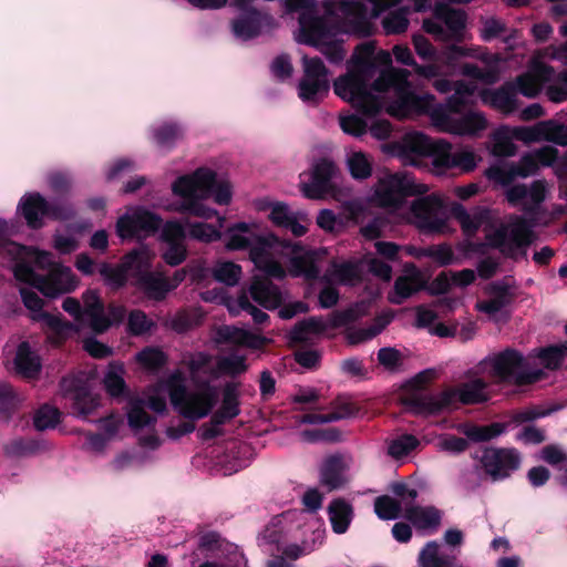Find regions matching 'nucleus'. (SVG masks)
I'll list each match as a JSON object with an SVG mask.
<instances>
[{
	"instance_id": "nucleus-1",
	"label": "nucleus",
	"mask_w": 567,
	"mask_h": 567,
	"mask_svg": "<svg viewBox=\"0 0 567 567\" xmlns=\"http://www.w3.org/2000/svg\"><path fill=\"white\" fill-rule=\"evenodd\" d=\"M228 237L225 247L229 251L248 250L255 267L268 278L281 280L286 270L274 256L278 252H291L292 248L274 233L257 234L255 225L246 221L231 224L226 229Z\"/></svg>"
},
{
	"instance_id": "nucleus-2",
	"label": "nucleus",
	"mask_w": 567,
	"mask_h": 567,
	"mask_svg": "<svg viewBox=\"0 0 567 567\" xmlns=\"http://www.w3.org/2000/svg\"><path fill=\"white\" fill-rule=\"evenodd\" d=\"M167 385L172 406L181 416L188 420L167 429V436L178 440L195 431V421L206 417L213 411L218 396L216 388L208 382L203 383L200 391L189 392L179 374L172 375Z\"/></svg>"
},
{
	"instance_id": "nucleus-3",
	"label": "nucleus",
	"mask_w": 567,
	"mask_h": 567,
	"mask_svg": "<svg viewBox=\"0 0 567 567\" xmlns=\"http://www.w3.org/2000/svg\"><path fill=\"white\" fill-rule=\"evenodd\" d=\"M486 389L487 383L483 379H475L463 383L456 391L445 390L437 395L412 392L404 396L403 404L415 414L434 415L451 406L455 396L463 404L486 402L488 400Z\"/></svg>"
},
{
	"instance_id": "nucleus-4",
	"label": "nucleus",
	"mask_w": 567,
	"mask_h": 567,
	"mask_svg": "<svg viewBox=\"0 0 567 567\" xmlns=\"http://www.w3.org/2000/svg\"><path fill=\"white\" fill-rule=\"evenodd\" d=\"M483 362L488 363V374L496 384L525 386L540 381L545 375L543 370L532 369L530 362L520 351L509 347L487 357Z\"/></svg>"
},
{
	"instance_id": "nucleus-5",
	"label": "nucleus",
	"mask_w": 567,
	"mask_h": 567,
	"mask_svg": "<svg viewBox=\"0 0 567 567\" xmlns=\"http://www.w3.org/2000/svg\"><path fill=\"white\" fill-rule=\"evenodd\" d=\"M176 196H194L202 193V198L213 197L218 205H228L233 198V186L227 179H219L217 173L208 167H198L192 174L177 177L172 184Z\"/></svg>"
},
{
	"instance_id": "nucleus-6",
	"label": "nucleus",
	"mask_w": 567,
	"mask_h": 567,
	"mask_svg": "<svg viewBox=\"0 0 567 567\" xmlns=\"http://www.w3.org/2000/svg\"><path fill=\"white\" fill-rule=\"evenodd\" d=\"M13 276L18 281L32 286L48 298L72 292L78 286L74 274L64 266H58L44 276L35 272L25 260H19L13 267Z\"/></svg>"
},
{
	"instance_id": "nucleus-7",
	"label": "nucleus",
	"mask_w": 567,
	"mask_h": 567,
	"mask_svg": "<svg viewBox=\"0 0 567 567\" xmlns=\"http://www.w3.org/2000/svg\"><path fill=\"white\" fill-rule=\"evenodd\" d=\"M427 189L426 185L416 184L410 174H386L379 181L375 197L380 206L398 209L403 205L406 197L423 195Z\"/></svg>"
},
{
	"instance_id": "nucleus-8",
	"label": "nucleus",
	"mask_w": 567,
	"mask_h": 567,
	"mask_svg": "<svg viewBox=\"0 0 567 567\" xmlns=\"http://www.w3.org/2000/svg\"><path fill=\"white\" fill-rule=\"evenodd\" d=\"M131 285L141 291L147 299L163 301L172 291L169 278L152 270V260L146 248L141 247L135 272Z\"/></svg>"
},
{
	"instance_id": "nucleus-9",
	"label": "nucleus",
	"mask_w": 567,
	"mask_h": 567,
	"mask_svg": "<svg viewBox=\"0 0 567 567\" xmlns=\"http://www.w3.org/2000/svg\"><path fill=\"white\" fill-rule=\"evenodd\" d=\"M478 460L484 473L492 482L504 481L516 472L522 464L519 452L515 447L485 446L482 455H472Z\"/></svg>"
},
{
	"instance_id": "nucleus-10",
	"label": "nucleus",
	"mask_w": 567,
	"mask_h": 567,
	"mask_svg": "<svg viewBox=\"0 0 567 567\" xmlns=\"http://www.w3.org/2000/svg\"><path fill=\"white\" fill-rule=\"evenodd\" d=\"M436 159L432 161L434 171L437 174H445L452 169L460 173L473 172L481 159L472 150L458 148L453 151L452 144L441 140Z\"/></svg>"
},
{
	"instance_id": "nucleus-11",
	"label": "nucleus",
	"mask_w": 567,
	"mask_h": 567,
	"mask_svg": "<svg viewBox=\"0 0 567 567\" xmlns=\"http://www.w3.org/2000/svg\"><path fill=\"white\" fill-rule=\"evenodd\" d=\"M411 213L417 219L421 229L437 233L445 227L444 203L440 195L431 194L416 198Z\"/></svg>"
},
{
	"instance_id": "nucleus-12",
	"label": "nucleus",
	"mask_w": 567,
	"mask_h": 567,
	"mask_svg": "<svg viewBox=\"0 0 567 567\" xmlns=\"http://www.w3.org/2000/svg\"><path fill=\"white\" fill-rule=\"evenodd\" d=\"M60 388L63 395L72 401V411L79 416L86 417L99 406L97 399L92 395L87 382L81 377H63Z\"/></svg>"
},
{
	"instance_id": "nucleus-13",
	"label": "nucleus",
	"mask_w": 567,
	"mask_h": 567,
	"mask_svg": "<svg viewBox=\"0 0 567 567\" xmlns=\"http://www.w3.org/2000/svg\"><path fill=\"white\" fill-rule=\"evenodd\" d=\"M432 118L445 132L460 136L476 135L487 126L485 116L477 112H468L461 116H452L447 114L446 111L440 109L433 111Z\"/></svg>"
},
{
	"instance_id": "nucleus-14",
	"label": "nucleus",
	"mask_w": 567,
	"mask_h": 567,
	"mask_svg": "<svg viewBox=\"0 0 567 567\" xmlns=\"http://www.w3.org/2000/svg\"><path fill=\"white\" fill-rule=\"evenodd\" d=\"M534 223L523 216L514 215L509 219V243L503 250L506 258L517 260L526 258L528 247L536 239Z\"/></svg>"
},
{
	"instance_id": "nucleus-15",
	"label": "nucleus",
	"mask_w": 567,
	"mask_h": 567,
	"mask_svg": "<svg viewBox=\"0 0 567 567\" xmlns=\"http://www.w3.org/2000/svg\"><path fill=\"white\" fill-rule=\"evenodd\" d=\"M140 250L134 248L126 252L115 266L106 261L100 264L97 271L107 287L120 290L127 285L128 277L133 279Z\"/></svg>"
},
{
	"instance_id": "nucleus-16",
	"label": "nucleus",
	"mask_w": 567,
	"mask_h": 567,
	"mask_svg": "<svg viewBox=\"0 0 567 567\" xmlns=\"http://www.w3.org/2000/svg\"><path fill=\"white\" fill-rule=\"evenodd\" d=\"M441 140H432L427 135L413 132L405 134L401 141L393 145L399 157L403 161L413 162L414 157L429 156L436 159Z\"/></svg>"
},
{
	"instance_id": "nucleus-17",
	"label": "nucleus",
	"mask_w": 567,
	"mask_h": 567,
	"mask_svg": "<svg viewBox=\"0 0 567 567\" xmlns=\"http://www.w3.org/2000/svg\"><path fill=\"white\" fill-rule=\"evenodd\" d=\"M147 405L152 411L163 414L167 410L166 400L159 395H152L147 402L141 398H131L128 401L127 423L132 430L138 431L146 426H154L156 417L145 411Z\"/></svg>"
},
{
	"instance_id": "nucleus-18",
	"label": "nucleus",
	"mask_w": 567,
	"mask_h": 567,
	"mask_svg": "<svg viewBox=\"0 0 567 567\" xmlns=\"http://www.w3.org/2000/svg\"><path fill=\"white\" fill-rule=\"evenodd\" d=\"M337 172L336 164L328 158H320L311 171V182L301 184V193L309 199H322L331 188V179Z\"/></svg>"
},
{
	"instance_id": "nucleus-19",
	"label": "nucleus",
	"mask_w": 567,
	"mask_h": 567,
	"mask_svg": "<svg viewBox=\"0 0 567 567\" xmlns=\"http://www.w3.org/2000/svg\"><path fill=\"white\" fill-rule=\"evenodd\" d=\"M554 74L553 66L544 62H536L529 71L516 78V92L528 99H535L540 94L544 85L551 81Z\"/></svg>"
},
{
	"instance_id": "nucleus-20",
	"label": "nucleus",
	"mask_w": 567,
	"mask_h": 567,
	"mask_svg": "<svg viewBox=\"0 0 567 567\" xmlns=\"http://www.w3.org/2000/svg\"><path fill=\"white\" fill-rule=\"evenodd\" d=\"M291 246V252H278L274 256V260L281 264V259H289L290 272L295 277L303 276L307 279H317L320 270L316 264L315 255L312 251L302 252V246L298 243L284 239Z\"/></svg>"
},
{
	"instance_id": "nucleus-21",
	"label": "nucleus",
	"mask_w": 567,
	"mask_h": 567,
	"mask_svg": "<svg viewBox=\"0 0 567 567\" xmlns=\"http://www.w3.org/2000/svg\"><path fill=\"white\" fill-rule=\"evenodd\" d=\"M239 382H226L221 390L220 406L213 413V423L224 425L235 417L240 412V392Z\"/></svg>"
},
{
	"instance_id": "nucleus-22",
	"label": "nucleus",
	"mask_w": 567,
	"mask_h": 567,
	"mask_svg": "<svg viewBox=\"0 0 567 567\" xmlns=\"http://www.w3.org/2000/svg\"><path fill=\"white\" fill-rule=\"evenodd\" d=\"M48 200L38 192L28 193L21 197L18 212L23 216L31 229H40L44 226Z\"/></svg>"
},
{
	"instance_id": "nucleus-23",
	"label": "nucleus",
	"mask_w": 567,
	"mask_h": 567,
	"mask_svg": "<svg viewBox=\"0 0 567 567\" xmlns=\"http://www.w3.org/2000/svg\"><path fill=\"white\" fill-rule=\"evenodd\" d=\"M434 102L431 94L419 95L411 90L410 83L403 85L395 95V105L399 111L406 114H427Z\"/></svg>"
},
{
	"instance_id": "nucleus-24",
	"label": "nucleus",
	"mask_w": 567,
	"mask_h": 567,
	"mask_svg": "<svg viewBox=\"0 0 567 567\" xmlns=\"http://www.w3.org/2000/svg\"><path fill=\"white\" fill-rule=\"evenodd\" d=\"M14 369L25 379H37L42 370L40 355L34 352L28 341H22L16 352Z\"/></svg>"
},
{
	"instance_id": "nucleus-25",
	"label": "nucleus",
	"mask_w": 567,
	"mask_h": 567,
	"mask_svg": "<svg viewBox=\"0 0 567 567\" xmlns=\"http://www.w3.org/2000/svg\"><path fill=\"white\" fill-rule=\"evenodd\" d=\"M370 79L371 78L350 69L346 75H341L334 81L333 91L336 95L352 104L354 99H357L368 85Z\"/></svg>"
},
{
	"instance_id": "nucleus-26",
	"label": "nucleus",
	"mask_w": 567,
	"mask_h": 567,
	"mask_svg": "<svg viewBox=\"0 0 567 567\" xmlns=\"http://www.w3.org/2000/svg\"><path fill=\"white\" fill-rule=\"evenodd\" d=\"M268 218L276 227L290 230L295 237L307 233V228L299 223L297 215L290 212L286 203H271Z\"/></svg>"
},
{
	"instance_id": "nucleus-27",
	"label": "nucleus",
	"mask_w": 567,
	"mask_h": 567,
	"mask_svg": "<svg viewBox=\"0 0 567 567\" xmlns=\"http://www.w3.org/2000/svg\"><path fill=\"white\" fill-rule=\"evenodd\" d=\"M404 517L416 529H436L441 525L442 512L435 506H406Z\"/></svg>"
},
{
	"instance_id": "nucleus-28",
	"label": "nucleus",
	"mask_w": 567,
	"mask_h": 567,
	"mask_svg": "<svg viewBox=\"0 0 567 567\" xmlns=\"http://www.w3.org/2000/svg\"><path fill=\"white\" fill-rule=\"evenodd\" d=\"M251 298L267 309H275L281 305L282 295L277 286L268 278L256 279L249 288Z\"/></svg>"
},
{
	"instance_id": "nucleus-29",
	"label": "nucleus",
	"mask_w": 567,
	"mask_h": 567,
	"mask_svg": "<svg viewBox=\"0 0 567 567\" xmlns=\"http://www.w3.org/2000/svg\"><path fill=\"white\" fill-rule=\"evenodd\" d=\"M328 516L332 530L344 534L353 519V507L342 497L334 498L328 505Z\"/></svg>"
},
{
	"instance_id": "nucleus-30",
	"label": "nucleus",
	"mask_w": 567,
	"mask_h": 567,
	"mask_svg": "<svg viewBox=\"0 0 567 567\" xmlns=\"http://www.w3.org/2000/svg\"><path fill=\"white\" fill-rule=\"evenodd\" d=\"M344 464L340 455L328 456L320 467V483L329 492L342 487Z\"/></svg>"
},
{
	"instance_id": "nucleus-31",
	"label": "nucleus",
	"mask_w": 567,
	"mask_h": 567,
	"mask_svg": "<svg viewBox=\"0 0 567 567\" xmlns=\"http://www.w3.org/2000/svg\"><path fill=\"white\" fill-rule=\"evenodd\" d=\"M409 71L403 69H383L379 76L369 86L371 91L378 93H386L391 89L395 91V95L400 89L408 84Z\"/></svg>"
},
{
	"instance_id": "nucleus-32",
	"label": "nucleus",
	"mask_w": 567,
	"mask_h": 567,
	"mask_svg": "<svg viewBox=\"0 0 567 567\" xmlns=\"http://www.w3.org/2000/svg\"><path fill=\"white\" fill-rule=\"evenodd\" d=\"M487 96H489L488 101L493 107L506 114L513 113L517 109L516 85L513 82H506L494 91H486L483 95L485 102Z\"/></svg>"
},
{
	"instance_id": "nucleus-33",
	"label": "nucleus",
	"mask_w": 567,
	"mask_h": 567,
	"mask_svg": "<svg viewBox=\"0 0 567 567\" xmlns=\"http://www.w3.org/2000/svg\"><path fill=\"white\" fill-rule=\"evenodd\" d=\"M425 288L419 270L411 276H399L394 281V295L389 297L390 302L401 305L404 300Z\"/></svg>"
},
{
	"instance_id": "nucleus-34",
	"label": "nucleus",
	"mask_w": 567,
	"mask_h": 567,
	"mask_svg": "<svg viewBox=\"0 0 567 567\" xmlns=\"http://www.w3.org/2000/svg\"><path fill=\"white\" fill-rule=\"evenodd\" d=\"M300 37L299 42L308 45H317V39L324 33V24L313 11L301 12L299 16Z\"/></svg>"
},
{
	"instance_id": "nucleus-35",
	"label": "nucleus",
	"mask_w": 567,
	"mask_h": 567,
	"mask_svg": "<svg viewBox=\"0 0 567 567\" xmlns=\"http://www.w3.org/2000/svg\"><path fill=\"white\" fill-rule=\"evenodd\" d=\"M374 51L375 45L371 41L357 45L351 56V69L368 78H372L375 73Z\"/></svg>"
},
{
	"instance_id": "nucleus-36",
	"label": "nucleus",
	"mask_w": 567,
	"mask_h": 567,
	"mask_svg": "<svg viewBox=\"0 0 567 567\" xmlns=\"http://www.w3.org/2000/svg\"><path fill=\"white\" fill-rule=\"evenodd\" d=\"M392 315L382 313L374 318L373 323L367 328H352L347 332L350 344H359L369 341L380 334L392 321Z\"/></svg>"
},
{
	"instance_id": "nucleus-37",
	"label": "nucleus",
	"mask_w": 567,
	"mask_h": 567,
	"mask_svg": "<svg viewBox=\"0 0 567 567\" xmlns=\"http://www.w3.org/2000/svg\"><path fill=\"white\" fill-rule=\"evenodd\" d=\"M328 79L302 78L298 85L299 97L309 104H318L329 93Z\"/></svg>"
},
{
	"instance_id": "nucleus-38",
	"label": "nucleus",
	"mask_w": 567,
	"mask_h": 567,
	"mask_svg": "<svg viewBox=\"0 0 567 567\" xmlns=\"http://www.w3.org/2000/svg\"><path fill=\"white\" fill-rule=\"evenodd\" d=\"M124 368L122 363L111 362L109 370L103 379V384L106 393L112 398L128 396L130 390L123 378Z\"/></svg>"
},
{
	"instance_id": "nucleus-39",
	"label": "nucleus",
	"mask_w": 567,
	"mask_h": 567,
	"mask_svg": "<svg viewBox=\"0 0 567 567\" xmlns=\"http://www.w3.org/2000/svg\"><path fill=\"white\" fill-rule=\"evenodd\" d=\"M508 427L506 422H493L488 425H477L471 424L465 425L462 429V432L467 437L468 441L474 443L488 442L501 434H503Z\"/></svg>"
},
{
	"instance_id": "nucleus-40",
	"label": "nucleus",
	"mask_w": 567,
	"mask_h": 567,
	"mask_svg": "<svg viewBox=\"0 0 567 567\" xmlns=\"http://www.w3.org/2000/svg\"><path fill=\"white\" fill-rule=\"evenodd\" d=\"M327 328L322 317H309L295 324L289 333V340L292 343H303L308 340V334H321Z\"/></svg>"
},
{
	"instance_id": "nucleus-41",
	"label": "nucleus",
	"mask_w": 567,
	"mask_h": 567,
	"mask_svg": "<svg viewBox=\"0 0 567 567\" xmlns=\"http://www.w3.org/2000/svg\"><path fill=\"white\" fill-rule=\"evenodd\" d=\"M435 13L439 19L444 21L451 35L460 40L466 25V13L461 9H454L447 6L437 8Z\"/></svg>"
},
{
	"instance_id": "nucleus-42",
	"label": "nucleus",
	"mask_w": 567,
	"mask_h": 567,
	"mask_svg": "<svg viewBox=\"0 0 567 567\" xmlns=\"http://www.w3.org/2000/svg\"><path fill=\"white\" fill-rule=\"evenodd\" d=\"M183 135L182 126L174 122H165L153 130V140L156 145L166 150H172Z\"/></svg>"
},
{
	"instance_id": "nucleus-43",
	"label": "nucleus",
	"mask_w": 567,
	"mask_h": 567,
	"mask_svg": "<svg viewBox=\"0 0 567 567\" xmlns=\"http://www.w3.org/2000/svg\"><path fill=\"white\" fill-rule=\"evenodd\" d=\"M260 29V18L256 10L233 21V32L241 40H250L258 37Z\"/></svg>"
},
{
	"instance_id": "nucleus-44",
	"label": "nucleus",
	"mask_w": 567,
	"mask_h": 567,
	"mask_svg": "<svg viewBox=\"0 0 567 567\" xmlns=\"http://www.w3.org/2000/svg\"><path fill=\"white\" fill-rule=\"evenodd\" d=\"M183 198V202L177 207V212L181 214H187L190 216L199 217L203 219H212L215 216H218L216 209L206 206L202 203L204 198H202V193L198 192L194 196H179Z\"/></svg>"
},
{
	"instance_id": "nucleus-45",
	"label": "nucleus",
	"mask_w": 567,
	"mask_h": 567,
	"mask_svg": "<svg viewBox=\"0 0 567 567\" xmlns=\"http://www.w3.org/2000/svg\"><path fill=\"white\" fill-rule=\"evenodd\" d=\"M421 567H453L454 558L439 554V545L435 542H429L419 555Z\"/></svg>"
},
{
	"instance_id": "nucleus-46",
	"label": "nucleus",
	"mask_w": 567,
	"mask_h": 567,
	"mask_svg": "<svg viewBox=\"0 0 567 567\" xmlns=\"http://www.w3.org/2000/svg\"><path fill=\"white\" fill-rule=\"evenodd\" d=\"M416 257L431 258L441 267L450 266L455 260L451 246L445 243L420 248Z\"/></svg>"
},
{
	"instance_id": "nucleus-47",
	"label": "nucleus",
	"mask_w": 567,
	"mask_h": 567,
	"mask_svg": "<svg viewBox=\"0 0 567 567\" xmlns=\"http://www.w3.org/2000/svg\"><path fill=\"white\" fill-rule=\"evenodd\" d=\"M409 9L399 8L388 13L382 20V28L386 34H401L406 31L410 21Z\"/></svg>"
},
{
	"instance_id": "nucleus-48",
	"label": "nucleus",
	"mask_w": 567,
	"mask_h": 567,
	"mask_svg": "<svg viewBox=\"0 0 567 567\" xmlns=\"http://www.w3.org/2000/svg\"><path fill=\"white\" fill-rule=\"evenodd\" d=\"M134 214L140 236L154 235L162 227L163 219L156 213L144 208H137L134 210Z\"/></svg>"
},
{
	"instance_id": "nucleus-49",
	"label": "nucleus",
	"mask_w": 567,
	"mask_h": 567,
	"mask_svg": "<svg viewBox=\"0 0 567 567\" xmlns=\"http://www.w3.org/2000/svg\"><path fill=\"white\" fill-rule=\"evenodd\" d=\"M188 237L205 244L215 243L221 239V231L207 223H187Z\"/></svg>"
},
{
	"instance_id": "nucleus-50",
	"label": "nucleus",
	"mask_w": 567,
	"mask_h": 567,
	"mask_svg": "<svg viewBox=\"0 0 567 567\" xmlns=\"http://www.w3.org/2000/svg\"><path fill=\"white\" fill-rule=\"evenodd\" d=\"M213 277L226 286H236L241 277V267L233 261L219 262L213 269Z\"/></svg>"
},
{
	"instance_id": "nucleus-51",
	"label": "nucleus",
	"mask_w": 567,
	"mask_h": 567,
	"mask_svg": "<svg viewBox=\"0 0 567 567\" xmlns=\"http://www.w3.org/2000/svg\"><path fill=\"white\" fill-rule=\"evenodd\" d=\"M401 511V503L389 495H382L374 499V512L380 519H396Z\"/></svg>"
},
{
	"instance_id": "nucleus-52",
	"label": "nucleus",
	"mask_w": 567,
	"mask_h": 567,
	"mask_svg": "<svg viewBox=\"0 0 567 567\" xmlns=\"http://www.w3.org/2000/svg\"><path fill=\"white\" fill-rule=\"evenodd\" d=\"M351 105L361 114L371 117L378 115L381 111V102L379 97L372 94L369 89V84L363 89L359 96L354 99V102Z\"/></svg>"
},
{
	"instance_id": "nucleus-53",
	"label": "nucleus",
	"mask_w": 567,
	"mask_h": 567,
	"mask_svg": "<svg viewBox=\"0 0 567 567\" xmlns=\"http://www.w3.org/2000/svg\"><path fill=\"white\" fill-rule=\"evenodd\" d=\"M61 413L59 409L44 404L40 406L33 415V425L38 431L54 429L60 422Z\"/></svg>"
},
{
	"instance_id": "nucleus-54",
	"label": "nucleus",
	"mask_w": 567,
	"mask_h": 567,
	"mask_svg": "<svg viewBox=\"0 0 567 567\" xmlns=\"http://www.w3.org/2000/svg\"><path fill=\"white\" fill-rule=\"evenodd\" d=\"M137 362L145 369L158 371L166 362V354L158 348L146 347L136 354Z\"/></svg>"
},
{
	"instance_id": "nucleus-55",
	"label": "nucleus",
	"mask_w": 567,
	"mask_h": 567,
	"mask_svg": "<svg viewBox=\"0 0 567 567\" xmlns=\"http://www.w3.org/2000/svg\"><path fill=\"white\" fill-rule=\"evenodd\" d=\"M155 327V322L140 309L132 310L127 317V332L131 336L140 337L150 332Z\"/></svg>"
},
{
	"instance_id": "nucleus-56",
	"label": "nucleus",
	"mask_w": 567,
	"mask_h": 567,
	"mask_svg": "<svg viewBox=\"0 0 567 567\" xmlns=\"http://www.w3.org/2000/svg\"><path fill=\"white\" fill-rule=\"evenodd\" d=\"M567 355V346H548L540 348L537 358L542 361L544 367L549 370L558 369L565 357Z\"/></svg>"
},
{
	"instance_id": "nucleus-57",
	"label": "nucleus",
	"mask_w": 567,
	"mask_h": 567,
	"mask_svg": "<svg viewBox=\"0 0 567 567\" xmlns=\"http://www.w3.org/2000/svg\"><path fill=\"white\" fill-rule=\"evenodd\" d=\"M451 210L466 236H474L477 233L482 224L481 218L471 216L462 204H454Z\"/></svg>"
},
{
	"instance_id": "nucleus-58",
	"label": "nucleus",
	"mask_w": 567,
	"mask_h": 567,
	"mask_svg": "<svg viewBox=\"0 0 567 567\" xmlns=\"http://www.w3.org/2000/svg\"><path fill=\"white\" fill-rule=\"evenodd\" d=\"M420 445V441L412 434H403L391 441L388 453L395 460H400L409 455Z\"/></svg>"
},
{
	"instance_id": "nucleus-59",
	"label": "nucleus",
	"mask_w": 567,
	"mask_h": 567,
	"mask_svg": "<svg viewBox=\"0 0 567 567\" xmlns=\"http://www.w3.org/2000/svg\"><path fill=\"white\" fill-rule=\"evenodd\" d=\"M364 316V311L359 305L349 307L344 310H336L330 315L329 326L333 329L347 327Z\"/></svg>"
},
{
	"instance_id": "nucleus-60",
	"label": "nucleus",
	"mask_w": 567,
	"mask_h": 567,
	"mask_svg": "<svg viewBox=\"0 0 567 567\" xmlns=\"http://www.w3.org/2000/svg\"><path fill=\"white\" fill-rule=\"evenodd\" d=\"M75 216L76 210L70 202L59 199L48 200L45 217L56 221H66L73 219Z\"/></svg>"
},
{
	"instance_id": "nucleus-61",
	"label": "nucleus",
	"mask_w": 567,
	"mask_h": 567,
	"mask_svg": "<svg viewBox=\"0 0 567 567\" xmlns=\"http://www.w3.org/2000/svg\"><path fill=\"white\" fill-rule=\"evenodd\" d=\"M301 437L309 443H336L341 441L342 432L337 427L307 429L301 432Z\"/></svg>"
},
{
	"instance_id": "nucleus-62",
	"label": "nucleus",
	"mask_w": 567,
	"mask_h": 567,
	"mask_svg": "<svg viewBox=\"0 0 567 567\" xmlns=\"http://www.w3.org/2000/svg\"><path fill=\"white\" fill-rule=\"evenodd\" d=\"M549 125H551L550 122H538L534 126L515 127L513 135L516 140L524 143L539 142L543 141V138H548L544 131Z\"/></svg>"
},
{
	"instance_id": "nucleus-63",
	"label": "nucleus",
	"mask_w": 567,
	"mask_h": 567,
	"mask_svg": "<svg viewBox=\"0 0 567 567\" xmlns=\"http://www.w3.org/2000/svg\"><path fill=\"white\" fill-rule=\"evenodd\" d=\"M484 175L488 181L501 186H509L517 177L512 163L508 167L498 164L491 165L485 169Z\"/></svg>"
},
{
	"instance_id": "nucleus-64",
	"label": "nucleus",
	"mask_w": 567,
	"mask_h": 567,
	"mask_svg": "<svg viewBox=\"0 0 567 567\" xmlns=\"http://www.w3.org/2000/svg\"><path fill=\"white\" fill-rule=\"evenodd\" d=\"M351 176L354 179H367L372 174V166L368 157L361 153H353L348 159Z\"/></svg>"
}]
</instances>
